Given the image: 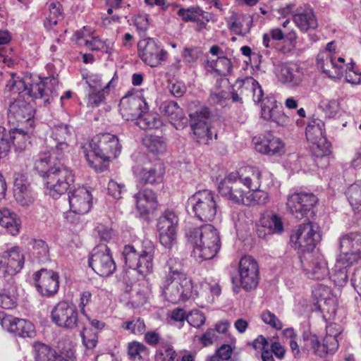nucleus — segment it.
<instances>
[{
    "instance_id": "1",
    "label": "nucleus",
    "mask_w": 361,
    "mask_h": 361,
    "mask_svg": "<svg viewBox=\"0 0 361 361\" xmlns=\"http://www.w3.org/2000/svg\"><path fill=\"white\" fill-rule=\"evenodd\" d=\"M61 160L45 154L35 161V165L39 173L47 178V189L49 195L55 199L65 193L74 181L72 170L62 164Z\"/></svg>"
},
{
    "instance_id": "2",
    "label": "nucleus",
    "mask_w": 361,
    "mask_h": 361,
    "mask_svg": "<svg viewBox=\"0 0 361 361\" xmlns=\"http://www.w3.org/2000/svg\"><path fill=\"white\" fill-rule=\"evenodd\" d=\"M166 272L163 293L166 300L176 304L188 300L192 293V283L183 272L181 262L170 257L164 267Z\"/></svg>"
},
{
    "instance_id": "3",
    "label": "nucleus",
    "mask_w": 361,
    "mask_h": 361,
    "mask_svg": "<svg viewBox=\"0 0 361 361\" xmlns=\"http://www.w3.org/2000/svg\"><path fill=\"white\" fill-rule=\"evenodd\" d=\"M186 236L193 246L194 257L200 262L214 258L220 250L219 233L211 224L190 228Z\"/></svg>"
},
{
    "instance_id": "4",
    "label": "nucleus",
    "mask_w": 361,
    "mask_h": 361,
    "mask_svg": "<svg viewBox=\"0 0 361 361\" xmlns=\"http://www.w3.org/2000/svg\"><path fill=\"white\" fill-rule=\"evenodd\" d=\"M121 146L118 137L110 133H100L94 136L87 147L82 146L80 154L86 158L90 165L97 169V163H104L111 158H116Z\"/></svg>"
},
{
    "instance_id": "5",
    "label": "nucleus",
    "mask_w": 361,
    "mask_h": 361,
    "mask_svg": "<svg viewBox=\"0 0 361 361\" xmlns=\"http://www.w3.org/2000/svg\"><path fill=\"white\" fill-rule=\"evenodd\" d=\"M300 119L297 120V125L306 124L305 135L307 141L312 144L311 149L313 155L328 163V155L330 154V143L324 135V123L316 117L315 114H299Z\"/></svg>"
},
{
    "instance_id": "6",
    "label": "nucleus",
    "mask_w": 361,
    "mask_h": 361,
    "mask_svg": "<svg viewBox=\"0 0 361 361\" xmlns=\"http://www.w3.org/2000/svg\"><path fill=\"white\" fill-rule=\"evenodd\" d=\"M187 208L202 221H211L217 213L216 195L209 190H200L189 197Z\"/></svg>"
},
{
    "instance_id": "7",
    "label": "nucleus",
    "mask_w": 361,
    "mask_h": 361,
    "mask_svg": "<svg viewBox=\"0 0 361 361\" xmlns=\"http://www.w3.org/2000/svg\"><path fill=\"white\" fill-rule=\"evenodd\" d=\"M52 322L59 327L68 329H84L85 319L80 316L77 307L72 302L61 301L51 312Z\"/></svg>"
},
{
    "instance_id": "8",
    "label": "nucleus",
    "mask_w": 361,
    "mask_h": 361,
    "mask_svg": "<svg viewBox=\"0 0 361 361\" xmlns=\"http://www.w3.org/2000/svg\"><path fill=\"white\" fill-rule=\"evenodd\" d=\"M321 235L318 226L311 222L302 224L290 237V241L295 250L305 254H312L316 245L319 242Z\"/></svg>"
},
{
    "instance_id": "9",
    "label": "nucleus",
    "mask_w": 361,
    "mask_h": 361,
    "mask_svg": "<svg viewBox=\"0 0 361 361\" xmlns=\"http://www.w3.org/2000/svg\"><path fill=\"white\" fill-rule=\"evenodd\" d=\"M179 219L175 212L165 210L157 219V228L160 243L171 249L176 243V231Z\"/></svg>"
},
{
    "instance_id": "10",
    "label": "nucleus",
    "mask_w": 361,
    "mask_h": 361,
    "mask_svg": "<svg viewBox=\"0 0 361 361\" xmlns=\"http://www.w3.org/2000/svg\"><path fill=\"white\" fill-rule=\"evenodd\" d=\"M339 263H357L361 259V232H350L338 240Z\"/></svg>"
},
{
    "instance_id": "11",
    "label": "nucleus",
    "mask_w": 361,
    "mask_h": 361,
    "mask_svg": "<svg viewBox=\"0 0 361 361\" xmlns=\"http://www.w3.org/2000/svg\"><path fill=\"white\" fill-rule=\"evenodd\" d=\"M213 116L214 114H189L194 139L200 145H209L213 137L217 138V134L212 132L217 123Z\"/></svg>"
},
{
    "instance_id": "12",
    "label": "nucleus",
    "mask_w": 361,
    "mask_h": 361,
    "mask_svg": "<svg viewBox=\"0 0 361 361\" xmlns=\"http://www.w3.org/2000/svg\"><path fill=\"white\" fill-rule=\"evenodd\" d=\"M89 266L101 276H109L116 269L110 249L106 244H100L92 250Z\"/></svg>"
},
{
    "instance_id": "13",
    "label": "nucleus",
    "mask_w": 361,
    "mask_h": 361,
    "mask_svg": "<svg viewBox=\"0 0 361 361\" xmlns=\"http://www.w3.org/2000/svg\"><path fill=\"white\" fill-rule=\"evenodd\" d=\"M137 49L142 61L152 68L161 65L168 57V52L161 44L152 38L140 40L137 44Z\"/></svg>"
},
{
    "instance_id": "14",
    "label": "nucleus",
    "mask_w": 361,
    "mask_h": 361,
    "mask_svg": "<svg viewBox=\"0 0 361 361\" xmlns=\"http://www.w3.org/2000/svg\"><path fill=\"white\" fill-rule=\"evenodd\" d=\"M317 201V197L312 193L295 192L288 195L286 207L295 219L301 220L307 217Z\"/></svg>"
},
{
    "instance_id": "15",
    "label": "nucleus",
    "mask_w": 361,
    "mask_h": 361,
    "mask_svg": "<svg viewBox=\"0 0 361 361\" xmlns=\"http://www.w3.org/2000/svg\"><path fill=\"white\" fill-rule=\"evenodd\" d=\"M238 273L240 283L247 291L255 289L259 283V266L257 261L251 256L242 257L239 262Z\"/></svg>"
},
{
    "instance_id": "16",
    "label": "nucleus",
    "mask_w": 361,
    "mask_h": 361,
    "mask_svg": "<svg viewBox=\"0 0 361 361\" xmlns=\"http://www.w3.org/2000/svg\"><path fill=\"white\" fill-rule=\"evenodd\" d=\"M238 174L230 173L219 184V193L227 200L238 204H243L247 192L240 188Z\"/></svg>"
},
{
    "instance_id": "17",
    "label": "nucleus",
    "mask_w": 361,
    "mask_h": 361,
    "mask_svg": "<svg viewBox=\"0 0 361 361\" xmlns=\"http://www.w3.org/2000/svg\"><path fill=\"white\" fill-rule=\"evenodd\" d=\"M300 261L305 274L312 279L322 280L330 274L327 262L321 254H305Z\"/></svg>"
},
{
    "instance_id": "18",
    "label": "nucleus",
    "mask_w": 361,
    "mask_h": 361,
    "mask_svg": "<svg viewBox=\"0 0 361 361\" xmlns=\"http://www.w3.org/2000/svg\"><path fill=\"white\" fill-rule=\"evenodd\" d=\"M71 135L68 126L64 124L56 126L49 139L46 140L50 147L47 155H52L56 159H62L68 149L67 140Z\"/></svg>"
},
{
    "instance_id": "19",
    "label": "nucleus",
    "mask_w": 361,
    "mask_h": 361,
    "mask_svg": "<svg viewBox=\"0 0 361 361\" xmlns=\"http://www.w3.org/2000/svg\"><path fill=\"white\" fill-rule=\"evenodd\" d=\"M0 324L4 329L19 337L32 338L35 336L34 325L30 322L14 317L4 312H0Z\"/></svg>"
},
{
    "instance_id": "20",
    "label": "nucleus",
    "mask_w": 361,
    "mask_h": 361,
    "mask_svg": "<svg viewBox=\"0 0 361 361\" xmlns=\"http://www.w3.org/2000/svg\"><path fill=\"white\" fill-rule=\"evenodd\" d=\"M24 262L25 257L20 248L12 247L0 256V274L12 278L22 269Z\"/></svg>"
},
{
    "instance_id": "21",
    "label": "nucleus",
    "mask_w": 361,
    "mask_h": 361,
    "mask_svg": "<svg viewBox=\"0 0 361 361\" xmlns=\"http://www.w3.org/2000/svg\"><path fill=\"white\" fill-rule=\"evenodd\" d=\"M37 290L43 295H54L59 289V275L52 270L42 269L35 274Z\"/></svg>"
},
{
    "instance_id": "22",
    "label": "nucleus",
    "mask_w": 361,
    "mask_h": 361,
    "mask_svg": "<svg viewBox=\"0 0 361 361\" xmlns=\"http://www.w3.org/2000/svg\"><path fill=\"white\" fill-rule=\"evenodd\" d=\"M92 199V195L85 187L75 189L68 195L70 209L75 214H86L91 208Z\"/></svg>"
},
{
    "instance_id": "23",
    "label": "nucleus",
    "mask_w": 361,
    "mask_h": 361,
    "mask_svg": "<svg viewBox=\"0 0 361 361\" xmlns=\"http://www.w3.org/2000/svg\"><path fill=\"white\" fill-rule=\"evenodd\" d=\"M255 149L267 155H281L284 152L283 144L281 140L268 133L263 137L253 138Z\"/></svg>"
},
{
    "instance_id": "24",
    "label": "nucleus",
    "mask_w": 361,
    "mask_h": 361,
    "mask_svg": "<svg viewBox=\"0 0 361 361\" xmlns=\"http://www.w3.org/2000/svg\"><path fill=\"white\" fill-rule=\"evenodd\" d=\"M293 19L295 25L304 32L315 30L318 26L314 11L309 6L305 5L298 8L293 15Z\"/></svg>"
},
{
    "instance_id": "25",
    "label": "nucleus",
    "mask_w": 361,
    "mask_h": 361,
    "mask_svg": "<svg viewBox=\"0 0 361 361\" xmlns=\"http://www.w3.org/2000/svg\"><path fill=\"white\" fill-rule=\"evenodd\" d=\"M1 134L4 135L1 142H6L8 152L10 151L11 145L17 152L24 151L30 144V136L22 130L15 129L13 131L7 132L5 128L0 126Z\"/></svg>"
},
{
    "instance_id": "26",
    "label": "nucleus",
    "mask_w": 361,
    "mask_h": 361,
    "mask_svg": "<svg viewBox=\"0 0 361 361\" xmlns=\"http://www.w3.org/2000/svg\"><path fill=\"white\" fill-rule=\"evenodd\" d=\"M303 77L302 68L295 63H287L280 66L279 80L290 87L298 85Z\"/></svg>"
},
{
    "instance_id": "27",
    "label": "nucleus",
    "mask_w": 361,
    "mask_h": 361,
    "mask_svg": "<svg viewBox=\"0 0 361 361\" xmlns=\"http://www.w3.org/2000/svg\"><path fill=\"white\" fill-rule=\"evenodd\" d=\"M317 63L329 78H340L343 75V65H338L333 54L329 51L320 52L317 58Z\"/></svg>"
},
{
    "instance_id": "28",
    "label": "nucleus",
    "mask_w": 361,
    "mask_h": 361,
    "mask_svg": "<svg viewBox=\"0 0 361 361\" xmlns=\"http://www.w3.org/2000/svg\"><path fill=\"white\" fill-rule=\"evenodd\" d=\"M13 195L16 200L22 206H27L33 201L30 183L21 174H16L14 176Z\"/></svg>"
},
{
    "instance_id": "29",
    "label": "nucleus",
    "mask_w": 361,
    "mask_h": 361,
    "mask_svg": "<svg viewBox=\"0 0 361 361\" xmlns=\"http://www.w3.org/2000/svg\"><path fill=\"white\" fill-rule=\"evenodd\" d=\"M122 116L124 120L130 121L142 130L157 129L163 124L159 114H122Z\"/></svg>"
},
{
    "instance_id": "30",
    "label": "nucleus",
    "mask_w": 361,
    "mask_h": 361,
    "mask_svg": "<svg viewBox=\"0 0 361 361\" xmlns=\"http://www.w3.org/2000/svg\"><path fill=\"white\" fill-rule=\"evenodd\" d=\"M238 179L249 190L259 188L262 183V172L258 168L247 166L241 168L238 172Z\"/></svg>"
},
{
    "instance_id": "31",
    "label": "nucleus",
    "mask_w": 361,
    "mask_h": 361,
    "mask_svg": "<svg viewBox=\"0 0 361 361\" xmlns=\"http://www.w3.org/2000/svg\"><path fill=\"white\" fill-rule=\"evenodd\" d=\"M252 17L250 15L233 13L227 20L228 28L238 35H247L252 25Z\"/></svg>"
},
{
    "instance_id": "32",
    "label": "nucleus",
    "mask_w": 361,
    "mask_h": 361,
    "mask_svg": "<svg viewBox=\"0 0 361 361\" xmlns=\"http://www.w3.org/2000/svg\"><path fill=\"white\" fill-rule=\"evenodd\" d=\"M137 209L140 214H147L154 211L157 207V200L155 193L149 189L140 191L135 195Z\"/></svg>"
},
{
    "instance_id": "33",
    "label": "nucleus",
    "mask_w": 361,
    "mask_h": 361,
    "mask_svg": "<svg viewBox=\"0 0 361 361\" xmlns=\"http://www.w3.org/2000/svg\"><path fill=\"white\" fill-rule=\"evenodd\" d=\"M75 37L77 43L85 45L92 51H102L108 53L110 52L112 47L111 42L106 40L103 41L99 37H92L90 39H86L84 30L76 32Z\"/></svg>"
},
{
    "instance_id": "34",
    "label": "nucleus",
    "mask_w": 361,
    "mask_h": 361,
    "mask_svg": "<svg viewBox=\"0 0 361 361\" xmlns=\"http://www.w3.org/2000/svg\"><path fill=\"white\" fill-rule=\"evenodd\" d=\"M0 226L13 235L19 233L21 221L17 214L6 207L0 209Z\"/></svg>"
},
{
    "instance_id": "35",
    "label": "nucleus",
    "mask_w": 361,
    "mask_h": 361,
    "mask_svg": "<svg viewBox=\"0 0 361 361\" xmlns=\"http://www.w3.org/2000/svg\"><path fill=\"white\" fill-rule=\"evenodd\" d=\"M146 246L144 250L140 251L139 263L136 267L135 271L141 276H144L153 270V258L154 255V247L151 241L145 242Z\"/></svg>"
},
{
    "instance_id": "36",
    "label": "nucleus",
    "mask_w": 361,
    "mask_h": 361,
    "mask_svg": "<svg viewBox=\"0 0 361 361\" xmlns=\"http://www.w3.org/2000/svg\"><path fill=\"white\" fill-rule=\"evenodd\" d=\"M18 295L13 278L10 277L0 292V307L12 309L16 307Z\"/></svg>"
},
{
    "instance_id": "37",
    "label": "nucleus",
    "mask_w": 361,
    "mask_h": 361,
    "mask_svg": "<svg viewBox=\"0 0 361 361\" xmlns=\"http://www.w3.org/2000/svg\"><path fill=\"white\" fill-rule=\"evenodd\" d=\"M164 173L162 164L157 163L153 166L142 168L137 176L144 183L154 184L161 181Z\"/></svg>"
},
{
    "instance_id": "38",
    "label": "nucleus",
    "mask_w": 361,
    "mask_h": 361,
    "mask_svg": "<svg viewBox=\"0 0 361 361\" xmlns=\"http://www.w3.org/2000/svg\"><path fill=\"white\" fill-rule=\"evenodd\" d=\"M252 85V90H253V100L255 102H262V111L263 113H276L279 111L276 110L278 106L276 104V101L274 99H262L263 96V91L261 87L259 85L258 82L251 79Z\"/></svg>"
},
{
    "instance_id": "39",
    "label": "nucleus",
    "mask_w": 361,
    "mask_h": 361,
    "mask_svg": "<svg viewBox=\"0 0 361 361\" xmlns=\"http://www.w3.org/2000/svg\"><path fill=\"white\" fill-rule=\"evenodd\" d=\"M142 143L153 154H163L166 151V139L163 136L146 135L142 139Z\"/></svg>"
},
{
    "instance_id": "40",
    "label": "nucleus",
    "mask_w": 361,
    "mask_h": 361,
    "mask_svg": "<svg viewBox=\"0 0 361 361\" xmlns=\"http://www.w3.org/2000/svg\"><path fill=\"white\" fill-rule=\"evenodd\" d=\"M340 257L338 256L335 265L330 274L331 280L338 286H343L348 281V268L353 265V263H339Z\"/></svg>"
},
{
    "instance_id": "41",
    "label": "nucleus",
    "mask_w": 361,
    "mask_h": 361,
    "mask_svg": "<svg viewBox=\"0 0 361 361\" xmlns=\"http://www.w3.org/2000/svg\"><path fill=\"white\" fill-rule=\"evenodd\" d=\"M11 78L6 84V89L14 94H22L23 97L26 96L27 85L31 81L29 74H25L22 78L16 76L14 73H11Z\"/></svg>"
},
{
    "instance_id": "42",
    "label": "nucleus",
    "mask_w": 361,
    "mask_h": 361,
    "mask_svg": "<svg viewBox=\"0 0 361 361\" xmlns=\"http://www.w3.org/2000/svg\"><path fill=\"white\" fill-rule=\"evenodd\" d=\"M29 78L31 81L27 85L26 96L34 99H40L47 95L45 82L39 76L29 74Z\"/></svg>"
},
{
    "instance_id": "43",
    "label": "nucleus",
    "mask_w": 361,
    "mask_h": 361,
    "mask_svg": "<svg viewBox=\"0 0 361 361\" xmlns=\"http://www.w3.org/2000/svg\"><path fill=\"white\" fill-rule=\"evenodd\" d=\"M345 195L353 209L361 212V180L350 185Z\"/></svg>"
},
{
    "instance_id": "44",
    "label": "nucleus",
    "mask_w": 361,
    "mask_h": 361,
    "mask_svg": "<svg viewBox=\"0 0 361 361\" xmlns=\"http://www.w3.org/2000/svg\"><path fill=\"white\" fill-rule=\"evenodd\" d=\"M269 200V197L267 192L259 188L250 189L247 192L244 205L265 204Z\"/></svg>"
},
{
    "instance_id": "45",
    "label": "nucleus",
    "mask_w": 361,
    "mask_h": 361,
    "mask_svg": "<svg viewBox=\"0 0 361 361\" xmlns=\"http://www.w3.org/2000/svg\"><path fill=\"white\" fill-rule=\"evenodd\" d=\"M114 87V78H113L104 87L97 90H92L89 94L88 104L91 106H98L104 102L106 95L109 94L110 87Z\"/></svg>"
},
{
    "instance_id": "46",
    "label": "nucleus",
    "mask_w": 361,
    "mask_h": 361,
    "mask_svg": "<svg viewBox=\"0 0 361 361\" xmlns=\"http://www.w3.org/2000/svg\"><path fill=\"white\" fill-rule=\"evenodd\" d=\"M35 359L37 361H56L57 353L50 346L42 343L35 344Z\"/></svg>"
},
{
    "instance_id": "47",
    "label": "nucleus",
    "mask_w": 361,
    "mask_h": 361,
    "mask_svg": "<svg viewBox=\"0 0 361 361\" xmlns=\"http://www.w3.org/2000/svg\"><path fill=\"white\" fill-rule=\"evenodd\" d=\"M210 66L219 75H227L233 69L231 60L224 56H219L215 61L211 62Z\"/></svg>"
},
{
    "instance_id": "48",
    "label": "nucleus",
    "mask_w": 361,
    "mask_h": 361,
    "mask_svg": "<svg viewBox=\"0 0 361 361\" xmlns=\"http://www.w3.org/2000/svg\"><path fill=\"white\" fill-rule=\"evenodd\" d=\"M123 255L126 265L135 270L140 262V252H137L133 246L127 245L124 247Z\"/></svg>"
},
{
    "instance_id": "49",
    "label": "nucleus",
    "mask_w": 361,
    "mask_h": 361,
    "mask_svg": "<svg viewBox=\"0 0 361 361\" xmlns=\"http://www.w3.org/2000/svg\"><path fill=\"white\" fill-rule=\"evenodd\" d=\"M161 348L156 351L154 361H175L176 353L171 345L161 343Z\"/></svg>"
},
{
    "instance_id": "50",
    "label": "nucleus",
    "mask_w": 361,
    "mask_h": 361,
    "mask_svg": "<svg viewBox=\"0 0 361 361\" xmlns=\"http://www.w3.org/2000/svg\"><path fill=\"white\" fill-rule=\"evenodd\" d=\"M128 353L131 360H140L143 356L147 355L148 350L144 344L133 341L129 343Z\"/></svg>"
},
{
    "instance_id": "51",
    "label": "nucleus",
    "mask_w": 361,
    "mask_h": 361,
    "mask_svg": "<svg viewBox=\"0 0 361 361\" xmlns=\"http://www.w3.org/2000/svg\"><path fill=\"white\" fill-rule=\"evenodd\" d=\"M203 11L199 7L191 6L188 8H180L177 14L185 22H195L202 16Z\"/></svg>"
},
{
    "instance_id": "52",
    "label": "nucleus",
    "mask_w": 361,
    "mask_h": 361,
    "mask_svg": "<svg viewBox=\"0 0 361 361\" xmlns=\"http://www.w3.org/2000/svg\"><path fill=\"white\" fill-rule=\"evenodd\" d=\"M49 247L46 242L42 240H36L33 244V255H35L39 262H46L49 259Z\"/></svg>"
},
{
    "instance_id": "53",
    "label": "nucleus",
    "mask_w": 361,
    "mask_h": 361,
    "mask_svg": "<svg viewBox=\"0 0 361 361\" xmlns=\"http://www.w3.org/2000/svg\"><path fill=\"white\" fill-rule=\"evenodd\" d=\"M121 327L134 334H142L146 329L144 321L140 318L123 322Z\"/></svg>"
},
{
    "instance_id": "54",
    "label": "nucleus",
    "mask_w": 361,
    "mask_h": 361,
    "mask_svg": "<svg viewBox=\"0 0 361 361\" xmlns=\"http://www.w3.org/2000/svg\"><path fill=\"white\" fill-rule=\"evenodd\" d=\"M49 16L47 20L51 25H56L63 18L61 5L59 2H51L48 4Z\"/></svg>"
},
{
    "instance_id": "55",
    "label": "nucleus",
    "mask_w": 361,
    "mask_h": 361,
    "mask_svg": "<svg viewBox=\"0 0 361 361\" xmlns=\"http://www.w3.org/2000/svg\"><path fill=\"white\" fill-rule=\"evenodd\" d=\"M345 77L346 81L353 85L361 83V71L356 69L353 62L347 66Z\"/></svg>"
},
{
    "instance_id": "56",
    "label": "nucleus",
    "mask_w": 361,
    "mask_h": 361,
    "mask_svg": "<svg viewBox=\"0 0 361 361\" xmlns=\"http://www.w3.org/2000/svg\"><path fill=\"white\" fill-rule=\"evenodd\" d=\"M261 318L265 324L275 329L281 330L283 328V324L281 320L269 310L263 312L261 314Z\"/></svg>"
},
{
    "instance_id": "57",
    "label": "nucleus",
    "mask_w": 361,
    "mask_h": 361,
    "mask_svg": "<svg viewBox=\"0 0 361 361\" xmlns=\"http://www.w3.org/2000/svg\"><path fill=\"white\" fill-rule=\"evenodd\" d=\"M314 296L317 298L318 303H322V301L328 299L329 298L334 295L331 289L322 284L318 285L312 291Z\"/></svg>"
},
{
    "instance_id": "58",
    "label": "nucleus",
    "mask_w": 361,
    "mask_h": 361,
    "mask_svg": "<svg viewBox=\"0 0 361 361\" xmlns=\"http://www.w3.org/2000/svg\"><path fill=\"white\" fill-rule=\"evenodd\" d=\"M206 318L204 314L198 310H192L187 316L188 322L195 328H199L205 322Z\"/></svg>"
},
{
    "instance_id": "59",
    "label": "nucleus",
    "mask_w": 361,
    "mask_h": 361,
    "mask_svg": "<svg viewBox=\"0 0 361 361\" xmlns=\"http://www.w3.org/2000/svg\"><path fill=\"white\" fill-rule=\"evenodd\" d=\"M108 194L116 200L121 198L123 192L125 191V185L118 183L114 180H111L107 186Z\"/></svg>"
},
{
    "instance_id": "60",
    "label": "nucleus",
    "mask_w": 361,
    "mask_h": 361,
    "mask_svg": "<svg viewBox=\"0 0 361 361\" xmlns=\"http://www.w3.org/2000/svg\"><path fill=\"white\" fill-rule=\"evenodd\" d=\"M320 307L323 311H326L330 317L334 316L337 310V299L335 295H333L328 299L319 303Z\"/></svg>"
},
{
    "instance_id": "61",
    "label": "nucleus",
    "mask_w": 361,
    "mask_h": 361,
    "mask_svg": "<svg viewBox=\"0 0 361 361\" xmlns=\"http://www.w3.org/2000/svg\"><path fill=\"white\" fill-rule=\"evenodd\" d=\"M80 331V336L82 339L84 345L90 349L94 348L97 343V337L95 334H91L88 336L89 331H87L85 324H84V329H79Z\"/></svg>"
},
{
    "instance_id": "62",
    "label": "nucleus",
    "mask_w": 361,
    "mask_h": 361,
    "mask_svg": "<svg viewBox=\"0 0 361 361\" xmlns=\"http://www.w3.org/2000/svg\"><path fill=\"white\" fill-rule=\"evenodd\" d=\"M324 353H334L338 348V341L337 338L325 336L324 338Z\"/></svg>"
},
{
    "instance_id": "63",
    "label": "nucleus",
    "mask_w": 361,
    "mask_h": 361,
    "mask_svg": "<svg viewBox=\"0 0 361 361\" xmlns=\"http://www.w3.org/2000/svg\"><path fill=\"white\" fill-rule=\"evenodd\" d=\"M265 226H268L273 232H281L283 229L281 218L276 214L270 216Z\"/></svg>"
},
{
    "instance_id": "64",
    "label": "nucleus",
    "mask_w": 361,
    "mask_h": 361,
    "mask_svg": "<svg viewBox=\"0 0 361 361\" xmlns=\"http://www.w3.org/2000/svg\"><path fill=\"white\" fill-rule=\"evenodd\" d=\"M350 281L352 286L361 297V267L355 269Z\"/></svg>"
}]
</instances>
